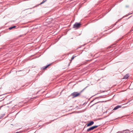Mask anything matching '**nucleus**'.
I'll return each instance as SVG.
<instances>
[{"label": "nucleus", "mask_w": 133, "mask_h": 133, "mask_svg": "<svg viewBox=\"0 0 133 133\" xmlns=\"http://www.w3.org/2000/svg\"><path fill=\"white\" fill-rule=\"evenodd\" d=\"M85 89V88L84 89L82 90L79 93H78L77 92H75L71 94V95L73 96V98L77 97Z\"/></svg>", "instance_id": "obj_1"}, {"label": "nucleus", "mask_w": 133, "mask_h": 133, "mask_svg": "<svg viewBox=\"0 0 133 133\" xmlns=\"http://www.w3.org/2000/svg\"><path fill=\"white\" fill-rule=\"evenodd\" d=\"M81 24L79 23H76L74 25L73 28H78L80 27Z\"/></svg>", "instance_id": "obj_2"}, {"label": "nucleus", "mask_w": 133, "mask_h": 133, "mask_svg": "<svg viewBox=\"0 0 133 133\" xmlns=\"http://www.w3.org/2000/svg\"><path fill=\"white\" fill-rule=\"evenodd\" d=\"M98 125H95V126H94L92 127L89 128L88 129H87V131H90L92 130L93 129H95V128L98 127Z\"/></svg>", "instance_id": "obj_3"}, {"label": "nucleus", "mask_w": 133, "mask_h": 133, "mask_svg": "<svg viewBox=\"0 0 133 133\" xmlns=\"http://www.w3.org/2000/svg\"><path fill=\"white\" fill-rule=\"evenodd\" d=\"M94 124V122L93 121H91L90 123L87 124V127L91 126Z\"/></svg>", "instance_id": "obj_4"}, {"label": "nucleus", "mask_w": 133, "mask_h": 133, "mask_svg": "<svg viewBox=\"0 0 133 133\" xmlns=\"http://www.w3.org/2000/svg\"><path fill=\"white\" fill-rule=\"evenodd\" d=\"M121 106L118 105L116 107L113 109V110H116L118 109L121 108Z\"/></svg>", "instance_id": "obj_5"}, {"label": "nucleus", "mask_w": 133, "mask_h": 133, "mask_svg": "<svg viewBox=\"0 0 133 133\" xmlns=\"http://www.w3.org/2000/svg\"><path fill=\"white\" fill-rule=\"evenodd\" d=\"M129 77V75L128 74H126L124 76V78L125 79H127Z\"/></svg>", "instance_id": "obj_6"}, {"label": "nucleus", "mask_w": 133, "mask_h": 133, "mask_svg": "<svg viewBox=\"0 0 133 133\" xmlns=\"http://www.w3.org/2000/svg\"><path fill=\"white\" fill-rule=\"evenodd\" d=\"M50 65V64H49L48 65H47L45 66H44L43 67V69H45L47 68L48 66H49Z\"/></svg>", "instance_id": "obj_7"}, {"label": "nucleus", "mask_w": 133, "mask_h": 133, "mask_svg": "<svg viewBox=\"0 0 133 133\" xmlns=\"http://www.w3.org/2000/svg\"><path fill=\"white\" fill-rule=\"evenodd\" d=\"M16 26H13L9 28V30H11L14 28H15L16 27Z\"/></svg>", "instance_id": "obj_8"}, {"label": "nucleus", "mask_w": 133, "mask_h": 133, "mask_svg": "<svg viewBox=\"0 0 133 133\" xmlns=\"http://www.w3.org/2000/svg\"><path fill=\"white\" fill-rule=\"evenodd\" d=\"M5 115V114H2L0 117V119L2 118Z\"/></svg>", "instance_id": "obj_9"}, {"label": "nucleus", "mask_w": 133, "mask_h": 133, "mask_svg": "<svg viewBox=\"0 0 133 133\" xmlns=\"http://www.w3.org/2000/svg\"><path fill=\"white\" fill-rule=\"evenodd\" d=\"M46 1V0H43V1L42 2H41L40 4H39V5H41V4H43V3L44 2H45Z\"/></svg>", "instance_id": "obj_10"}, {"label": "nucleus", "mask_w": 133, "mask_h": 133, "mask_svg": "<svg viewBox=\"0 0 133 133\" xmlns=\"http://www.w3.org/2000/svg\"><path fill=\"white\" fill-rule=\"evenodd\" d=\"M74 57H73V56H72V57H71V59L70 60V61H71L74 58Z\"/></svg>", "instance_id": "obj_11"}, {"label": "nucleus", "mask_w": 133, "mask_h": 133, "mask_svg": "<svg viewBox=\"0 0 133 133\" xmlns=\"http://www.w3.org/2000/svg\"><path fill=\"white\" fill-rule=\"evenodd\" d=\"M96 103H95L94 104H93V105H91V107H92L94 105V104H96Z\"/></svg>", "instance_id": "obj_12"}, {"label": "nucleus", "mask_w": 133, "mask_h": 133, "mask_svg": "<svg viewBox=\"0 0 133 133\" xmlns=\"http://www.w3.org/2000/svg\"><path fill=\"white\" fill-rule=\"evenodd\" d=\"M73 57H76V56H75V55H74L73 56Z\"/></svg>", "instance_id": "obj_13"}, {"label": "nucleus", "mask_w": 133, "mask_h": 133, "mask_svg": "<svg viewBox=\"0 0 133 133\" xmlns=\"http://www.w3.org/2000/svg\"><path fill=\"white\" fill-rule=\"evenodd\" d=\"M129 7V6L128 5H127L126 6V7L127 8L128 7Z\"/></svg>", "instance_id": "obj_14"}, {"label": "nucleus", "mask_w": 133, "mask_h": 133, "mask_svg": "<svg viewBox=\"0 0 133 133\" xmlns=\"http://www.w3.org/2000/svg\"><path fill=\"white\" fill-rule=\"evenodd\" d=\"M94 100H93L92 101H91V102H92L93 101H94Z\"/></svg>", "instance_id": "obj_15"}, {"label": "nucleus", "mask_w": 133, "mask_h": 133, "mask_svg": "<svg viewBox=\"0 0 133 133\" xmlns=\"http://www.w3.org/2000/svg\"><path fill=\"white\" fill-rule=\"evenodd\" d=\"M125 131H129V130L128 129H127L125 130Z\"/></svg>", "instance_id": "obj_16"}]
</instances>
